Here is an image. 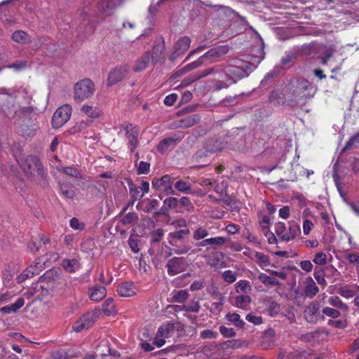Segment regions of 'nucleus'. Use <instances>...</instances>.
I'll return each instance as SVG.
<instances>
[{
	"mask_svg": "<svg viewBox=\"0 0 359 359\" xmlns=\"http://www.w3.org/2000/svg\"><path fill=\"white\" fill-rule=\"evenodd\" d=\"M118 294L124 297H132L135 294L133 285L130 283H125L120 285L117 289Z\"/></svg>",
	"mask_w": 359,
	"mask_h": 359,
	"instance_id": "393cba45",
	"label": "nucleus"
},
{
	"mask_svg": "<svg viewBox=\"0 0 359 359\" xmlns=\"http://www.w3.org/2000/svg\"><path fill=\"white\" fill-rule=\"evenodd\" d=\"M314 278L318 282L319 285H323L325 287L327 285L326 280L325 277H327L326 272L325 269H320L318 271H315L314 272Z\"/></svg>",
	"mask_w": 359,
	"mask_h": 359,
	"instance_id": "a18cd8bd",
	"label": "nucleus"
},
{
	"mask_svg": "<svg viewBox=\"0 0 359 359\" xmlns=\"http://www.w3.org/2000/svg\"><path fill=\"white\" fill-rule=\"evenodd\" d=\"M68 359L79 358L81 355V351L79 348H72L65 351Z\"/></svg>",
	"mask_w": 359,
	"mask_h": 359,
	"instance_id": "69168bd1",
	"label": "nucleus"
},
{
	"mask_svg": "<svg viewBox=\"0 0 359 359\" xmlns=\"http://www.w3.org/2000/svg\"><path fill=\"white\" fill-rule=\"evenodd\" d=\"M320 309V304L318 302L311 303L306 309V313H309L311 316H314L318 313Z\"/></svg>",
	"mask_w": 359,
	"mask_h": 359,
	"instance_id": "0e129e2a",
	"label": "nucleus"
},
{
	"mask_svg": "<svg viewBox=\"0 0 359 359\" xmlns=\"http://www.w3.org/2000/svg\"><path fill=\"white\" fill-rule=\"evenodd\" d=\"M183 135L175 133L172 136L164 138L158 143L157 150L163 154L165 151L172 149L182 140Z\"/></svg>",
	"mask_w": 359,
	"mask_h": 359,
	"instance_id": "9d476101",
	"label": "nucleus"
},
{
	"mask_svg": "<svg viewBox=\"0 0 359 359\" xmlns=\"http://www.w3.org/2000/svg\"><path fill=\"white\" fill-rule=\"evenodd\" d=\"M258 279L265 285H278L279 282L275 278L267 276L265 273H260Z\"/></svg>",
	"mask_w": 359,
	"mask_h": 359,
	"instance_id": "37998d69",
	"label": "nucleus"
},
{
	"mask_svg": "<svg viewBox=\"0 0 359 359\" xmlns=\"http://www.w3.org/2000/svg\"><path fill=\"white\" fill-rule=\"evenodd\" d=\"M305 283V294L310 298L314 297L316 295V294L319 292V289L316 285V283L313 281L311 277L306 278Z\"/></svg>",
	"mask_w": 359,
	"mask_h": 359,
	"instance_id": "b1692460",
	"label": "nucleus"
},
{
	"mask_svg": "<svg viewBox=\"0 0 359 359\" xmlns=\"http://www.w3.org/2000/svg\"><path fill=\"white\" fill-rule=\"evenodd\" d=\"M346 204L350 207L351 210L359 217V201H346Z\"/></svg>",
	"mask_w": 359,
	"mask_h": 359,
	"instance_id": "774afa93",
	"label": "nucleus"
},
{
	"mask_svg": "<svg viewBox=\"0 0 359 359\" xmlns=\"http://www.w3.org/2000/svg\"><path fill=\"white\" fill-rule=\"evenodd\" d=\"M32 114L30 107H23L19 111L18 114L19 118L15 121V124L18 128V133L24 137H29L32 135V129L29 127L32 123L30 117Z\"/></svg>",
	"mask_w": 359,
	"mask_h": 359,
	"instance_id": "20e7f679",
	"label": "nucleus"
},
{
	"mask_svg": "<svg viewBox=\"0 0 359 359\" xmlns=\"http://www.w3.org/2000/svg\"><path fill=\"white\" fill-rule=\"evenodd\" d=\"M72 114V107L69 104H64L60 107L53 114L52 126L54 128H59L67 123Z\"/></svg>",
	"mask_w": 359,
	"mask_h": 359,
	"instance_id": "39448f33",
	"label": "nucleus"
},
{
	"mask_svg": "<svg viewBox=\"0 0 359 359\" xmlns=\"http://www.w3.org/2000/svg\"><path fill=\"white\" fill-rule=\"evenodd\" d=\"M37 274V271H32V267H27L21 274L17 277L18 283H22L28 278L33 277Z\"/></svg>",
	"mask_w": 359,
	"mask_h": 359,
	"instance_id": "ea45409f",
	"label": "nucleus"
},
{
	"mask_svg": "<svg viewBox=\"0 0 359 359\" xmlns=\"http://www.w3.org/2000/svg\"><path fill=\"white\" fill-rule=\"evenodd\" d=\"M189 297V293L185 290L177 291L172 296L173 302L184 303Z\"/></svg>",
	"mask_w": 359,
	"mask_h": 359,
	"instance_id": "79ce46f5",
	"label": "nucleus"
},
{
	"mask_svg": "<svg viewBox=\"0 0 359 359\" xmlns=\"http://www.w3.org/2000/svg\"><path fill=\"white\" fill-rule=\"evenodd\" d=\"M138 216L135 212H129L123 217L121 222L124 226H127L136 222Z\"/></svg>",
	"mask_w": 359,
	"mask_h": 359,
	"instance_id": "603ef678",
	"label": "nucleus"
},
{
	"mask_svg": "<svg viewBox=\"0 0 359 359\" xmlns=\"http://www.w3.org/2000/svg\"><path fill=\"white\" fill-rule=\"evenodd\" d=\"M81 111L88 117L96 118L100 115V111L95 107L84 104L81 108Z\"/></svg>",
	"mask_w": 359,
	"mask_h": 359,
	"instance_id": "2f4dec72",
	"label": "nucleus"
},
{
	"mask_svg": "<svg viewBox=\"0 0 359 359\" xmlns=\"http://www.w3.org/2000/svg\"><path fill=\"white\" fill-rule=\"evenodd\" d=\"M88 294L91 300L98 302L106 296L107 290L103 286H96L90 288Z\"/></svg>",
	"mask_w": 359,
	"mask_h": 359,
	"instance_id": "412c9836",
	"label": "nucleus"
},
{
	"mask_svg": "<svg viewBox=\"0 0 359 359\" xmlns=\"http://www.w3.org/2000/svg\"><path fill=\"white\" fill-rule=\"evenodd\" d=\"M27 67V60H21L17 61L16 62L13 63L9 65V68H12L15 71H20L25 69Z\"/></svg>",
	"mask_w": 359,
	"mask_h": 359,
	"instance_id": "052dcab7",
	"label": "nucleus"
},
{
	"mask_svg": "<svg viewBox=\"0 0 359 359\" xmlns=\"http://www.w3.org/2000/svg\"><path fill=\"white\" fill-rule=\"evenodd\" d=\"M24 304L25 299L22 297H20L14 304L2 307L0 309V311L4 313H15L18 310L22 307Z\"/></svg>",
	"mask_w": 359,
	"mask_h": 359,
	"instance_id": "cd10ccee",
	"label": "nucleus"
},
{
	"mask_svg": "<svg viewBox=\"0 0 359 359\" xmlns=\"http://www.w3.org/2000/svg\"><path fill=\"white\" fill-rule=\"evenodd\" d=\"M299 232V227L297 225L293 224L290 226L289 231H285V234H283L282 240L287 241L292 240L297 236Z\"/></svg>",
	"mask_w": 359,
	"mask_h": 359,
	"instance_id": "72a5a7b5",
	"label": "nucleus"
},
{
	"mask_svg": "<svg viewBox=\"0 0 359 359\" xmlns=\"http://www.w3.org/2000/svg\"><path fill=\"white\" fill-rule=\"evenodd\" d=\"M166 267L170 276H175L184 271L187 269V264L184 257H173L168 261Z\"/></svg>",
	"mask_w": 359,
	"mask_h": 359,
	"instance_id": "6e6552de",
	"label": "nucleus"
},
{
	"mask_svg": "<svg viewBox=\"0 0 359 359\" xmlns=\"http://www.w3.org/2000/svg\"><path fill=\"white\" fill-rule=\"evenodd\" d=\"M175 188L182 193H190L191 186L187 182L178 180L175 183Z\"/></svg>",
	"mask_w": 359,
	"mask_h": 359,
	"instance_id": "49530a36",
	"label": "nucleus"
},
{
	"mask_svg": "<svg viewBox=\"0 0 359 359\" xmlns=\"http://www.w3.org/2000/svg\"><path fill=\"white\" fill-rule=\"evenodd\" d=\"M224 302L217 301L212 304L210 311L215 315L219 314L222 310Z\"/></svg>",
	"mask_w": 359,
	"mask_h": 359,
	"instance_id": "680f3d73",
	"label": "nucleus"
},
{
	"mask_svg": "<svg viewBox=\"0 0 359 359\" xmlns=\"http://www.w3.org/2000/svg\"><path fill=\"white\" fill-rule=\"evenodd\" d=\"M21 166L27 177L38 180L43 186L47 184L46 179L47 173L36 156L33 155L27 156Z\"/></svg>",
	"mask_w": 359,
	"mask_h": 359,
	"instance_id": "f03ea898",
	"label": "nucleus"
},
{
	"mask_svg": "<svg viewBox=\"0 0 359 359\" xmlns=\"http://www.w3.org/2000/svg\"><path fill=\"white\" fill-rule=\"evenodd\" d=\"M12 39L17 43L22 44L30 42V39L27 33L22 30L14 32L12 34Z\"/></svg>",
	"mask_w": 359,
	"mask_h": 359,
	"instance_id": "7c9ffc66",
	"label": "nucleus"
},
{
	"mask_svg": "<svg viewBox=\"0 0 359 359\" xmlns=\"http://www.w3.org/2000/svg\"><path fill=\"white\" fill-rule=\"evenodd\" d=\"M219 332L225 337H233L236 336V332L233 328H229L224 325L219 327Z\"/></svg>",
	"mask_w": 359,
	"mask_h": 359,
	"instance_id": "13d9d810",
	"label": "nucleus"
},
{
	"mask_svg": "<svg viewBox=\"0 0 359 359\" xmlns=\"http://www.w3.org/2000/svg\"><path fill=\"white\" fill-rule=\"evenodd\" d=\"M40 281L46 283L48 287L50 288L60 287L65 283L59 270L55 268L46 271L43 275L40 277Z\"/></svg>",
	"mask_w": 359,
	"mask_h": 359,
	"instance_id": "423d86ee",
	"label": "nucleus"
},
{
	"mask_svg": "<svg viewBox=\"0 0 359 359\" xmlns=\"http://www.w3.org/2000/svg\"><path fill=\"white\" fill-rule=\"evenodd\" d=\"M57 170L60 172H62L69 176L74 177L77 179L82 178V175H81V173L79 172V170L75 167H72V166L60 167V168H57Z\"/></svg>",
	"mask_w": 359,
	"mask_h": 359,
	"instance_id": "e433bc0d",
	"label": "nucleus"
},
{
	"mask_svg": "<svg viewBox=\"0 0 359 359\" xmlns=\"http://www.w3.org/2000/svg\"><path fill=\"white\" fill-rule=\"evenodd\" d=\"M322 311L323 314L332 318H337L341 315L338 310L331 307H325Z\"/></svg>",
	"mask_w": 359,
	"mask_h": 359,
	"instance_id": "5fc2aeb1",
	"label": "nucleus"
},
{
	"mask_svg": "<svg viewBox=\"0 0 359 359\" xmlns=\"http://www.w3.org/2000/svg\"><path fill=\"white\" fill-rule=\"evenodd\" d=\"M255 257L257 259L259 264L267 266L269 264V258L267 255L262 252H256L255 253Z\"/></svg>",
	"mask_w": 359,
	"mask_h": 359,
	"instance_id": "6e6d98bb",
	"label": "nucleus"
},
{
	"mask_svg": "<svg viewBox=\"0 0 359 359\" xmlns=\"http://www.w3.org/2000/svg\"><path fill=\"white\" fill-rule=\"evenodd\" d=\"M159 206V201L157 199L148 200V203L145 207V212H151L153 210L156 209Z\"/></svg>",
	"mask_w": 359,
	"mask_h": 359,
	"instance_id": "4d7b16f0",
	"label": "nucleus"
},
{
	"mask_svg": "<svg viewBox=\"0 0 359 359\" xmlns=\"http://www.w3.org/2000/svg\"><path fill=\"white\" fill-rule=\"evenodd\" d=\"M223 278L226 282L229 283H232L236 280L235 273L232 272L231 270L225 271L223 273Z\"/></svg>",
	"mask_w": 359,
	"mask_h": 359,
	"instance_id": "338daca9",
	"label": "nucleus"
},
{
	"mask_svg": "<svg viewBox=\"0 0 359 359\" xmlns=\"http://www.w3.org/2000/svg\"><path fill=\"white\" fill-rule=\"evenodd\" d=\"M338 293L345 298H351L355 294V291L348 286L341 287L338 290Z\"/></svg>",
	"mask_w": 359,
	"mask_h": 359,
	"instance_id": "de8ad7c7",
	"label": "nucleus"
},
{
	"mask_svg": "<svg viewBox=\"0 0 359 359\" xmlns=\"http://www.w3.org/2000/svg\"><path fill=\"white\" fill-rule=\"evenodd\" d=\"M328 303L332 306L336 307L337 309L346 311L348 310V306L344 302H342V301L337 296L330 297L328 299Z\"/></svg>",
	"mask_w": 359,
	"mask_h": 359,
	"instance_id": "58836bf2",
	"label": "nucleus"
},
{
	"mask_svg": "<svg viewBox=\"0 0 359 359\" xmlns=\"http://www.w3.org/2000/svg\"><path fill=\"white\" fill-rule=\"evenodd\" d=\"M151 60V53L150 52L145 53L137 62V64L134 67L135 72H141L145 69Z\"/></svg>",
	"mask_w": 359,
	"mask_h": 359,
	"instance_id": "c756f323",
	"label": "nucleus"
},
{
	"mask_svg": "<svg viewBox=\"0 0 359 359\" xmlns=\"http://www.w3.org/2000/svg\"><path fill=\"white\" fill-rule=\"evenodd\" d=\"M191 39L184 36L179 39L173 46V50L170 54L169 59L174 61L178 56L184 54L189 48Z\"/></svg>",
	"mask_w": 359,
	"mask_h": 359,
	"instance_id": "1a4fd4ad",
	"label": "nucleus"
},
{
	"mask_svg": "<svg viewBox=\"0 0 359 359\" xmlns=\"http://www.w3.org/2000/svg\"><path fill=\"white\" fill-rule=\"evenodd\" d=\"M348 163L350 164L353 172H359V154L349 156Z\"/></svg>",
	"mask_w": 359,
	"mask_h": 359,
	"instance_id": "c03bdc74",
	"label": "nucleus"
},
{
	"mask_svg": "<svg viewBox=\"0 0 359 359\" xmlns=\"http://www.w3.org/2000/svg\"><path fill=\"white\" fill-rule=\"evenodd\" d=\"M172 184V182L168 175H165L161 178H155L152 180L153 189L162 191L167 196L175 194Z\"/></svg>",
	"mask_w": 359,
	"mask_h": 359,
	"instance_id": "0eeeda50",
	"label": "nucleus"
},
{
	"mask_svg": "<svg viewBox=\"0 0 359 359\" xmlns=\"http://www.w3.org/2000/svg\"><path fill=\"white\" fill-rule=\"evenodd\" d=\"M230 50V47L228 45H221L210 49L204 55L203 58L205 60H214L215 61L219 60L223 56L226 55Z\"/></svg>",
	"mask_w": 359,
	"mask_h": 359,
	"instance_id": "f8f14e48",
	"label": "nucleus"
},
{
	"mask_svg": "<svg viewBox=\"0 0 359 359\" xmlns=\"http://www.w3.org/2000/svg\"><path fill=\"white\" fill-rule=\"evenodd\" d=\"M94 322L95 319L93 315L86 313L74 323L72 329L76 332H80L90 327Z\"/></svg>",
	"mask_w": 359,
	"mask_h": 359,
	"instance_id": "4468645a",
	"label": "nucleus"
},
{
	"mask_svg": "<svg viewBox=\"0 0 359 359\" xmlns=\"http://www.w3.org/2000/svg\"><path fill=\"white\" fill-rule=\"evenodd\" d=\"M44 264V259L43 257H39L36 259L34 263L29 266V267H32V271H37V274H39L43 269Z\"/></svg>",
	"mask_w": 359,
	"mask_h": 359,
	"instance_id": "8fccbe9b",
	"label": "nucleus"
},
{
	"mask_svg": "<svg viewBox=\"0 0 359 359\" xmlns=\"http://www.w3.org/2000/svg\"><path fill=\"white\" fill-rule=\"evenodd\" d=\"M59 187L60 193L65 198H73L76 196L75 190L72 184L69 182H60Z\"/></svg>",
	"mask_w": 359,
	"mask_h": 359,
	"instance_id": "5701e85b",
	"label": "nucleus"
},
{
	"mask_svg": "<svg viewBox=\"0 0 359 359\" xmlns=\"http://www.w3.org/2000/svg\"><path fill=\"white\" fill-rule=\"evenodd\" d=\"M205 60V58H203V55L201 56L197 60L188 64L187 66H185L183 69V72H187L188 71L194 69L200 66H201L204 62Z\"/></svg>",
	"mask_w": 359,
	"mask_h": 359,
	"instance_id": "3c124183",
	"label": "nucleus"
},
{
	"mask_svg": "<svg viewBox=\"0 0 359 359\" xmlns=\"http://www.w3.org/2000/svg\"><path fill=\"white\" fill-rule=\"evenodd\" d=\"M208 231L203 227L198 228L193 234V238L196 241L203 239L208 236Z\"/></svg>",
	"mask_w": 359,
	"mask_h": 359,
	"instance_id": "864d4df0",
	"label": "nucleus"
},
{
	"mask_svg": "<svg viewBox=\"0 0 359 359\" xmlns=\"http://www.w3.org/2000/svg\"><path fill=\"white\" fill-rule=\"evenodd\" d=\"M178 205V199L175 197H168L163 201V205L154 212V217H157L161 215L167 216L172 209H175Z\"/></svg>",
	"mask_w": 359,
	"mask_h": 359,
	"instance_id": "2eb2a0df",
	"label": "nucleus"
},
{
	"mask_svg": "<svg viewBox=\"0 0 359 359\" xmlns=\"http://www.w3.org/2000/svg\"><path fill=\"white\" fill-rule=\"evenodd\" d=\"M128 187L132 198V205H133L135 201L143 197V194H140V188L131 181L128 183Z\"/></svg>",
	"mask_w": 359,
	"mask_h": 359,
	"instance_id": "c9c22d12",
	"label": "nucleus"
},
{
	"mask_svg": "<svg viewBox=\"0 0 359 359\" xmlns=\"http://www.w3.org/2000/svg\"><path fill=\"white\" fill-rule=\"evenodd\" d=\"M189 233L190 231L188 228L171 232L168 234V243L171 245H177V243H178L180 241H182L186 236L189 234Z\"/></svg>",
	"mask_w": 359,
	"mask_h": 359,
	"instance_id": "aec40b11",
	"label": "nucleus"
},
{
	"mask_svg": "<svg viewBox=\"0 0 359 359\" xmlns=\"http://www.w3.org/2000/svg\"><path fill=\"white\" fill-rule=\"evenodd\" d=\"M102 311L107 316H110L115 312V306L113 298H107L102 304Z\"/></svg>",
	"mask_w": 359,
	"mask_h": 359,
	"instance_id": "4c0bfd02",
	"label": "nucleus"
},
{
	"mask_svg": "<svg viewBox=\"0 0 359 359\" xmlns=\"http://www.w3.org/2000/svg\"><path fill=\"white\" fill-rule=\"evenodd\" d=\"M313 261L316 264L324 265L327 262L326 255L323 252H318L316 255Z\"/></svg>",
	"mask_w": 359,
	"mask_h": 359,
	"instance_id": "e2e57ef3",
	"label": "nucleus"
},
{
	"mask_svg": "<svg viewBox=\"0 0 359 359\" xmlns=\"http://www.w3.org/2000/svg\"><path fill=\"white\" fill-rule=\"evenodd\" d=\"M174 326L175 324L172 323L163 324L157 331L158 336L163 338L170 337L174 330Z\"/></svg>",
	"mask_w": 359,
	"mask_h": 359,
	"instance_id": "c85d7f7f",
	"label": "nucleus"
},
{
	"mask_svg": "<svg viewBox=\"0 0 359 359\" xmlns=\"http://www.w3.org/2000/svg\"><path fill=\"white\" fill-rule=\"evenodd\" d=\"M207 264L215 268H219L220 266L222 259L224 257V254L221 252H213L208 255H205Z\"/></svg>",
	"mask_w": 359,
	"mask_h": 359,
	"instance_id": "4be33fe9",
	"label": "nucleus"
},
{
	"mask_svg": "<svg viewBox=\"0 0 359 359\" xmlns=\"http://www.w3.org/2000/svg\"><path fill=\"white\" fill-rule=\"evenodd\" d=\"M128 71L127 65L116 67L109 73L107 83L113 86L121 81L126 75Z\"/></svg>",
	"mask_w": 359,
	"mask_h": 359,
	"instance_id": "ddd939ff",
	"label": "nucleus"
},
{
	"mask_svg": "<svg viewBox=\"0 0 359 359\" xmlns=\"http://www.w3.org/2000/svg\"><path fill=\"white\" fill-rule=\"evenodd\" d=\"M311 353L304 350L287 351L285 348H279L278 358L279 359H309Z\"/></svg>",
	"mask_w": 359,
	"mask_h": 359,
	"instance_id": "9b49d317",
	"label": "nucleus"
},
{
	"mask_svg": "<svg viewBox=\"0 0 359 359\" xmlns=\"http://www.w3.org/2000/svg\"><path fill=\"white\" fill-rule=\"evenodd\" d=\"M264 46L259 49L257 55L252 56L250 61L238 58L230 59L224 65V81H219L217 90L227 88L238 81L247 77L264 58Z\"/></svg>",
	"mask_w": 359,
	"mask_h": 359,
	"instance_id": "f257e3e1",
	"label": "nucleus"
},
{
	"mask_svg": "<svg viewBox=\"0 0 359 359\" xmlns=\"http://www.w3.org/2000/svg\"><path fill=\"white\" fill-rule=\"evenodd\" d=\"M94 32V27L89 22L86 25L82 24L78 28L79 37L81 41L87 39Z\"/></svg>",
	"mask_w": 359,
	"mask_h": 359,
	"instance_id": "a878e982",
	"label": "nucleus"
},
{
	"mask_svg": "<svg viewBox=\"0 0 359 359\" xmlns=\"http://www.w3.org/2000/svg\"><path fill=\"white\" fill-rule=\"evenodd\" d=\"M224 147V143L217 138H210L205 141L204 149L207 153H214L221 151Z\"/></svg>",
	"mask_w": 359,
	"mask_h": 359,
	"instance_id": "f3484780",
	"label": "nucleus"
},
{
	"mask_svg": "<svg viewBox=\"0 0 359 359\" xmlns=\"http://www.w3.org/2000/svg\"><path fill=\"white\" fill-rule=\"evenodd\" d=\"M251 298L246 294H241L235 297L234 305L241 309H246V306L250 303Z\"/></svg>",
	"mask_w": 359,
	"mask_h": 359,
	"instance_id": "f704fd0d",
	"label": "nucleus"
},
{
	"mask_svg": "<svg viewBox=\"0 0 359 359\" xmlns=\"http://www.w3.org/2000/svg\"><path fill=\"white\" fill-rule=\"evenodd\" d=\"M62 266L69 273H74L80 268V263L76 259H65L62 260Z\"/></svg>",
	"mask_w": 359,
	"mask_h": 359,
	"instance_id": "bb28decb",
	"label": "nucleus"
},
{
	"mask_svg": "<svg viewBox=\"0 0 359 359\" xmlns=\"http://www.w3.org/2000/svg\"><path fill=\"white\" fill-rule=\"evenodd\" d=\"M208 70L210 75L214 76L215 88L217 90L218 82L224 81V64L209 67Z\"/></svg>",
	"mask_w": 359,
	"mask_h": 359,
	"instance_id": "6ab92c4d",
	"label": "nucleus"
},
{
	"mask_svg": "<svg viewBox=\"0 0 359 359\" xmlns=\"http://www.w3.org/2000/svg\"><path fill=\"white\" fill-rule=\"evenodd\" d=\"M225 318L238 328H243L245 325V322L241 319L240 316L236 313H229L226 315Z\"/></svg>",
	"mask_w": 359,
	"mask_h": 359,
	"instance_id": "473e14b6",
	"label": "nucleus"
},
{
	"mask_svg": "<svg viewBox=\"0 0 359 359\" xmlns=\"http://www.w3.org/2000/svg\"><path fill=\"white\" fill-rule=\"evenodd\" d=\"M199 121V117L198 115L194 114L190 116L185 118L184 119L181 121L180 126L182 128H189L195 125Z\"/></svg>",
	"mask_w": 359,
	"mask_h": 359,
	"instance_id": "a19ab883",
	"label": "nucleus"
},
{
	"mask_svg": "<svg viewBox=\"0 0 359 359\" xmlns=\"http://www.w3.org/2000/svg\"><path fill=\"white\" fill-rule=\"evenodd\" d=\"M163 233L164 231L162 229H156L151 234V242L153 243H158L161 240Z\"/></svg>",
	"mask_w": 359,
	"mask_h": 359,
	"instance_id": "bf43d9fd",
	"label": "nucleus"
},
{
	"mask_svg": "<svg viewBox=\"0 0 359 359\" xmlns=\"http://www.w3.org/2000/svg\"><path fill=\"white\" fill-rule=\"evenodd\" d=\"M174 247L172 251L177 255H184L189 252L191 247L187 244H179L177 243V245H172Z\"/></svg>",
	"mask_w": 359,
	"mask_h": 359,
	"instance_id": "09e8293b",
	"label": "nucleus"
},
{
	"mask_svg": "<svg viewBox=\"0 0 359 359\" xmlns=\"http://www.w3.org/2000/svg\"><path fill=\"white\" fill-rule=\"evenodd\" d=\"M126 137L129 142V147L131 151H133L138 144L137 136L139 130L137 127L133 126L132 124L127 123L124 127Z\"/></svg>",
	"mask_w": 359,
	"mask_h": 359,
	"instance_id": "dca6fc26",
	"label": "nucleus"
},
{
	"mask_svg": "<svg viewBox=\"0 0 359 359\" xmlns=\"http://www.w3.org/2000/svg\"><path fill=\"white\" fill-rule=\"evenodd\" d=\"M95 91L94 83L89 79L78 81L74 88V99L77 103L90 98Z\"/></svg>",
	"mask_w": 359,
	"mask_h": 359,
	"instance_id": "7ed1b4c3",
	"label": "nucleus"
},
{
	"mask_svg": "<svg viewBox=\"0 0 359 359\" xmlns=\"http://www.w3.org/2000/svg\"><path fill=\"white\" fill-rule=\"evenodd\" d=\"M165 50L164 39H161V42L156 43L153 48V53L151 54V62L154 64L163 62L164 57L162 56Z\"/></svg>",
	"mask_w": 359,
	"mask_h": 359,
	"instance_id": "a211bd4d",
	"label": "nucleus"
}]
</instances>
